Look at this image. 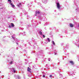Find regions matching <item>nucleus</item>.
Wrapping results in <instances>:
<instances>
[{
  "label": "nucleus",
  "mask_w": 79,
  "mask_h": 79,
  "mask_svg": "<svg viewBox=\"0 0 79 79\" xmlns=\"http://www.w3.org/2000/svg\"><path fill=\"white\" fill-rule=\"evenodd\" d=\"M57 6L58 9H60V8L61 6L60 5L59 3H57Z\"/></svg>",
  "instance_id": "f257e3e1"
},
{
  "label": "nucleus",
  "mask_w": 79,
  "mask_h": 79,
  "mask_svg": "<svg viewBox=\"0 0 79 79\" xmlns=\"http://www.w3.org/2000/svg\"><path fill=\"white\" fill-rule=\"evenodd\" d=\"M27 70L28 72H31V68L28 67L27 68Z\"/></svg>",
  "instance_id": "f03ea898"
},
{
  "label": "nucleus",
  "mask_w": 79,
  "mask_h": 79,
  "mask_svg": "<svg viewBox=\"0 0 79 79\" xmlns=\"http://www.w3.org/2000/svg\"><path fill=\"white\" fill-rule=\"evenodd\" d=\"M70 27H73V26H74V25H73V24H72V23H70Z\"/></svg>",
  "instance_id": "7ed1b4c3"
},
{
  "label": "nucleus",
  "mask_w": 79,
  "mask_h": 79,
  "mask_svg": "<svg viewBox=\"0 0 79 79\" xmlns=\"http://www.w3.org/2000/svg\"><path fill=\"white\" fill-rule=\"evenodd\" d=\"M69 63H70L72 64V65H73V64H74V62L73 61H70L69 62Z\"/></svg>",
  "instance_id": "20e7f679"
},
{
  "label": "nucleus",
  "mask_w": 79,
  "mask_h": 79,
  "mask_svg": "<svg viewBox=\"0 0 79 79\" xmlns=\"http://www.w3.org/2000/svg\"><path fill=\"white\" fill-rule=\"evenodd\" d=\"M11 26H12V27H14V26H15V25H14V23H11Z\"/></svg>",
  "instance_id": "39448f33"
},
{
  "label": "nucleus",
  "mask_w": 79,
  "mask_h": 79,
  "mask_svg": "<svg viewBox=\"0 0 79 79\" xmlns=\"http://www.w3.org/2000/svg\"><path fill=\"white\" fill-rule=\"evenodd\" d=\"M10 5L12 6V7H15V5L13 4V3H10Z\"/></svg>",
  "instance_id": "423d86ee"
},
{
  "label": "nucleus",
  "mask_w": 79,
  "mask_h": 79,
  "mask_svg": "<svg viewBox=\"0 0 79 79\" xmlns=\"http://www.w3.org/2000/svg\"><path fill=\"white\" fill-rule=\"evenodd\" d=\"M40 12H39V11H37L36 12V14H40Z\"/></svg>",
  "instance_id": "0eeeda50"
},
{
  "label": "nucleus",
  "mask_w": 79,
  "mask_h": 79,
  "mask_svg": "<svg viewBox=\"0 0 79 79\" xmlns=\"http://www.w3.org/2000/svg\"><path fill=\"white\" fill-rule=\"evenodd\" d=\"M52 44H53L54 45H55V42H54V41H52Z\"/></svg>",
  "instance_id": "6e6552de"
},
{
  "label": "nucleus",
  "mask_w": 79,
  "mask_h": 79,
  "mask_svg": "<svg viewBox=\"0 0 79 79\" xmlns=\"http://www.w3.org/2000/svg\"><path fill=\"white\" fill-rule=\"evenodd\" d=\"M39 33L40 34V35H42V31H40Z\"/></svg>",
  "instance_id": "1a4fd4ad"
},
{
  "label": "nucleus",
  "mask_w": 79,
  "mask_h": 79,
  "mask_svg": "<svg viewBox=\"0 0 79 79\" xmlns=\"http://www.w3.org/2000/svg\"><path fill=\"white\" fill-rule=\"evenodd\" d=\"M48 40V42H50V40L49 38H47Z\"/></svg>",
  "instance_id": "9d476101"
},
{
  "label": "nucleus",
  "mask_w": 79,
  "mask_h": 79,
  "mask_svg": "<svg viewBox=\"0 0 79 79\" xmlns=\"http://www.w3.org/2000/svg\"><path fill=\"white\" fill-rule=\"evenodd\" d=\"M8 2H9L10 3H11V0H8Z\"/></svg>",
  "instance_id": "9b49d317"
},
{
  "label": "nucleus",
  "mask_w": 79,
  "mask_h": 79,
  "mask_svg": "<svg viewBox=\"0 0 79 79\" xmlns=\"http://www.w3.org/2000/svg\"><path fill=\"white\" fill-rule=\"evenodd\" d=\"M43 38H45V36L44 35H43Z\"/></svg>",
  "instance_id": "f8f14e48"
},
{
  "label": "nucleus",
  "mask_w": 79,
  "mask_h": 79,
  "mask_svg": "<svg viewBox=\"0 0 79 79\" xmlns=\"http://www.w3.org/2000/svg\"><path fill=\"white\" fill-rule=\"evenodd\" d=\"M49 77H52V75H51L49 76Z\"/></svg>",
  "instance_id": "ddd939ff"
},
{
  "label": "nucleus",
  "mask_w": 79,
  "mask_h": 79,
  "mask_svg": "<svg viewBox=\"0 0 79 79\" xmlns=\"http://www.w3.org/2000/svg\"><path fill=\"white\" fill-rule=\"evenodd\" d=\"M12 63H13V61H11L10 62V64H12Z\"/></svg>",
  "instance_id": "4468645a"
},
{
  "label": "nucleus",
  "mask_w": 79,
  "mask_h": 79,
  "mask_svg": "<svg viewBox=\"0 0 79 79\" xmlns=\"http://www.w3.org/2000/svg\"><path fill=\"white\" fill-rule=\"evenodd\" d=\"M19 5H21V3H19Z\"/></svg>",
  "instance_id": "2eb2a0df"
},
{
  "label": "nucleus",
  "mask_w": 79,
  "mask_h": 79,
  "mask_svg": "<svg viewBox=\"0 0 79 79\" xmlns=\"http://www.w3.org/2000/svg\"><path fill=\"white\" fill-rule=\"evenodd\" d=\"M9 27H10V28H11V26L10 25L9 26Z\"/></svg>",
  "instance_id": "dca6fc26"
},
{
  "label": "nucleus",
  "mask_w": 79,
  "mask_h": 79,
  "mask_svg": "<svg viewBox=\"0 0 79 79\" xmlns=\"http://www.w3.org/2000/svg\"><path fill=\"white\" fill-rule=\"evenodd\" d=\"M43 77H45V76L44 75L43 76Z\"/></svg>",
  "instance_id": "f3484780"
},
{
  "label": "nucleus",
  "mask_w": 79,
  "mask_h": 79,
  "mask_svg": "<svg viewBox=\"0 0 79 79\" xmlns=\"http://www.w3.org/2000/svg\"><path fill=\"white\" fill-rule=\"evenodd\" d=\"M15 72H16V71L14 70V73H15Z\"/></svg>",
  "instance_id": "a211bd4d"
},
{
  "label": "nucleus",
  "mask_w": 79,
  "mask_h": 79,
  "mask_svg": "<svg viewBox=\"0 0 79 79\" xmlns=\"http://www.w3.org/2000/svg\"><path fill=\"white\" fill-rule=\"evenodd\" d=\"M18 6L19 7V5H18Z\"/></svg>",
  "instance_id": "6ab92c4d"
},
{
  "label": "nucleus",
  "mask_w": 79,
  "mask_h": 79,
  "mask_svg": "<svg viewBox=\"0 0 79 79\" xmlns=\"http://www.w3.org/2000/svg\"><path fill=\"white\" fill-rule=\"evenodd\" d=\"M12 38H13V39L14 38V37L13 36H12Z\"/></svg>",
  "instance_id": "aec40b11"
},
{
  "label": "nucleus",
  "mask_w": 79,
  "mask_h": 79,
  "mask_svg": "<svg viewBox=\"0 0 79 79\" xmlns=\"http://www.w3.org/2000/svg\"><path fill=\"white\" fill-rule=\"evenodd\" d=\"M17 45H18V43H17Z\"/></svg>",
  "instance_id": "412c9836"
},
{
  "label": "nucleus",
  "mask_w": 79,
  "mask_h": 79,
  "mask_svg": "<svg viewBox=\"0 0 79 79\" xmlns=\"http://www.w3.org/2000/svg\"><path fill=\"white\" fill-rule=\"evenodd\" d=\"M78 27H79V24L78 25Z\"/></svg>",
  "instance_id": "4be33fe9"
},
{
  "label": "nucleus",
  "mask_w": 79,
  "mask_h": 79,
  "mask_svg": "<svg viewBox=\"0 0 79 79\" xmlns=\"http://www.w3.org/2000/svg\"><path fill=\"white\" fill-rule=\"evenodd\" d=\"M1 55V54L0 53V55Z\"/></svg>",
  "instance_id": "5701e85b"
}]
</instances>
